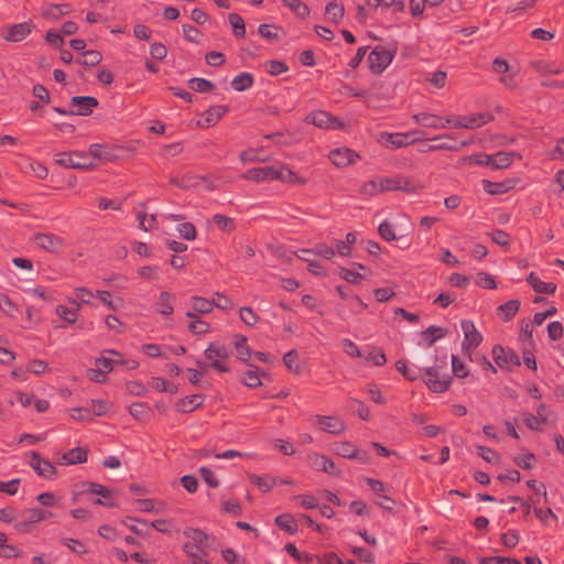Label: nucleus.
<instances>
[{
    "label": "nucleus",
    "instance_id": "1",
    "mask_svg": "<svg viewBox=\"0 0 564 564\" xmlns=\"http://www.w3.org/2000/svg\"><path fill=\"white\" fill-rule=\"evenodd\" d=\"M99 105L96 97L93 96H74L70 98V109H64L62 107H54L53 110L59 115L65 116H89L94 109Z\"/></svg>",
    "mask_w": 564,
    "mask_h": 564
},
{
    "label": "nucleus",
    "instance_id": "2",
    "mask_svg": "<svg viewBox=\"0 0 564 564\" xmlns=\"http://www.w3.org/2000/svg\"><path fill=\"white\" fill-rule=\"evenodd\" d=\"M397 54V44L391 48L377 45L368 55L369 69L375 75H380L392 62Z\"/></svg>",
    "mask_w": 564,
    "mask_h": 564
},
{
    "label": "nucleus",
    "instance_id": "3",
    "mask_svg": "<svg viewBox=\"0 0 564 564\" xmlns=\"http://www.w3.org/2000/svg\"><path fill=\"white\" fill-rule=\"evenodd\" d=\"M55 163L66 169L83 171H89L96 166L93 162H87V154L80 151L57 153L55 155Z\"/></svg>",
    "mask_w": 564,
    "mask_h": 564
},
{
    "label": "nucleus",
    "instance_id": "4",
    "mask_svg": "<svg viewBox=\"0 0 564 564\" xmlns=\"http://www.w3.org/2000/svg\"><path fill=\"white\" fill-rule=\"evenodd\" d=\"M491 355L496 365L501 370L510 371L511 366H521L520 357L518 356V354L511 348L506 349L500 344L494 345Z\"/></svg>",
    "mask_w": 564,
    "mask_h": 564
},
{
    "label": "nucleus",
    "instance_id": "5",
    "mask_svg": "<svg viewBox=\"0 0 564 564\" xmlns=\"http://www.w3.org/2000/svg\"><path fill=\"white\" fill-rule=\"evenodd\" d=\"M31 241H33L42 250L57 254L65 247V240L52 232H35Z\"/></svg>",
    "mask_w": 564,
    "mask_h": 564
},
{
    "label": "nucleus",
    "instance_id": "6",
    "mask_svg": "<svg viewBox=\"0 0 564 564\" xmlns=\"http://www.w3.org/2000/svg\"><path fill=\"white\" fill-rule=\"evenodd\" d=\"M465 339L463 341V351L473 361V351L481 344L482 335L476 329L471 321L464 319L460 323Z\"/></svg>",
    "mask_w": 564,
    "mask_h": 564
},
{
    "label": "nucleus",
    "instance_id": "7",
    "mask_svg": "<svg viewBox=\"0 0 564 564\" xmlns=\"http://www.w3.org/2000/svg\"><path fill=\"white\" fill-rule=\"evenodd\" d=\"M206 359L210 360V367L219 372H229V368L225 366L221 360L229 357V352L225 345L218 343H210L204 350Z\"/></svg>",
    "mask_w": 564,
    "mask_h": 564
},
{
    "label": "nucleus",
    "instance_id": "8",
    "mask_svg": "<svg viewBox=\"0 0 564 564\" xmlns=\"http://www.w3.org/2000/svg\"><path fill=\"white\" fill-rule=\"evenodd\" d=\"M45 514H51V512L40 508L26 509L22 513L24 519L14 524V530L19 533H30L35 523L45 520Z\"/></svg>",
    "mask_w": 564,
    "mask_h": 564
},
{
    "label": "nucleus",
    "instance_id": "9",
    "mask_svg": "<svg viewBox=\"0 0 564 564\" xmlns=\"http://www.w3.org/2000/svg\"><path fill=\"white\" fill-rule=\"evenodd\" d=\"M420 134L423 135V131H410L408 133H389V132H382L381 133V140L386 141V145L390 149H400L403 147H406L409 144H412L414 142L421 141L422 138H413L410 139L412 135Z\"/></svg>",
    "mask_w": 564,
    "mask_h": 564
},
{
    "label": "nucleus",
    "instance_id": "10",
    "mask_svg": "<svg viewBox=\"0 0 564 564\" xmlns=\"http://www.w3.org/2000/svg\"><path fill=\"white\" fill-rule=\"evenodd\" d=\"M306 122L312 123L318 128L323 129H341L344 128V123L339 121V119L329 112L324 110H316L310 112L306 118Z\"/></svg>",
    "mask_w": 564,
    "mask_h": 564
},
{
    "label": "nucleus",
    "instance_id": "11",
    "mask_svg": "<svg viewBox=\"0 0 564 564\" xmlns=\"http://www.w3.org/2000/svg\"><path fill=\"white\" fill-rule=\"evenodd\" d=\"M424 373L426 376V380H424L425 384L431 391L435 393H442L446 391L453 380L451 376H446L444 379H440V372L436 366L424 367Z\"/></svg>",
    "mask_w": 564,
    "mask_h": 564
},
{
    "label": "nucleus",
    "instance_id": "12",
    "mask_svg": "<svg viewBox=\"0 0 564 564\" xmlns=\"http://www.w3.org/2000/svg\"><path fill=\"white\" fill-rule=\"evenodd\" d=\"M430 140L432 143L427 145V150H421V152L438 150L459 151L468 144L467 141L457 142V140L451 134H442Z\"/></svg>",
    "mask_w": 564,
    "mask_h": 564
},
{
    "label": "nucleus",
    "instance_id": "13",
    "mask_svg": "<svg viewBox=\"0 0 564 564\" xmlns=\"http://www.w3.org/2000/svg\"><path fill=\"white\" fill-rule=\"evenodd\" d=\"M124 152L126 149L122 147H113L107 149L106 147L99 143H93L89 145L88 149L89 155L108 162H113L119 159H122Z\"/></svg>",
    "mask_w": 564,
    "mask_h": 564
},
{
    "label": "nucleus",
    "instance_id": "14",
    "mask_svg": "<svg viewBox=\"0 0 564 564\" xmlns=\"http://www.w3.org/2000/svg\"><path fill=\"white\" fill-rule=\"evenodd\" d=\"M33 29L34 24L31 21L12 24L8 28V33L3 35V40L13 43L23 41L32 33Z\"/></svg>",
    "mask_w": 564,
    "mask_h": 564
},
{
    "label": "nucleus",
    "instance_id": "15",
    "mask_svg": "<svg viewBox=\"0 0 564 564\" xmlns=\"http://www.w3.org/2000/svg\"><path fill=\"white\" fill-rule=\"evenodd\" d=\"M30 466L36 474L44 478H52L57 474V469L46 459H42L37 452H31Z\"/></svg>",
    "mask_w": 564,
    "mask_h": 564
},
{
    "label": "nucleus",
    "instance_id": "16",
    "mask_svg": "<svg viewBox=\"0 0 564 564\" xmlns=\"http://www.w3.org/2000/svg\"><path fill=\"white\" fill-rule=\"evenodd\" d=\"M329 159L336 166L345 167L355 163L356 159H359V155L348 148H341L330 151Z\"/></svg>",
    "mask_w": 564,
    "mask_h": 564
},
{
    "label": "nucleus",
    "instance_id": "17",
    "mask_svg": "<svg viewBox=\"0 0 564 564\" xmlns=\"http://www.w3.org/2000/svg\"><path fill=\"white\" fill-rule=\"evenodd\" d=\"M229 111V106H212L209 107L204 116V122L198 121L197 124L202 128L214 127L223 118L225 113Z\"/></svg>",
    "mask_w": 564,
    "mask_h": 564
},
{
    "label": "nucleus",
    "instance_id": "18",
    "mask_svg": "<svg viewBox=\"0 0 564 564\" xmlns=\"http://www.w3.org/2000/svg\"><path fill=\"white\" fill-rule=\"evenodd\" d=\"M317 424L323 431L332 434H340L346 430V424L338 417L317 415Z\"/></svg>",
    "mask_w": 564,
    "mask_h": 564
},
{
    "label": "nucleus",
    "instance_id": "19",
    "mask_svg": "<svg viewBox=\"0 0 564 564\" xmlns=\"http://www.w3.org/2000/svg\"><path fill=\"white\" fill-rule=\"evenodd\" d=\"M312 466L316 470L324 471V473L329 474L332 476H335V477H339L340 476V470L335 466L334 460L330 459L329 457L325 456V455L315 454L312 457Z\"/></svg>",
    "mask_w": 564,
    "mask_h": 564
},
{
    "label": "nucleus",
    "instance_id": "20",
    "mask_svg": "<svg viewBox=\"0 0 564 564\" xmlns=\"http://www.w3.org/2000/svg\"><path fill=\"white\" fill-rule=\"evenodd\" d=\"M521 159V154L517 152H506L499 151L495 154H491V169L502 170L507 169L513 162V159Z\"/></svg>",
    "mask_w": 564,
    "mask_h": 564
},
{
    "label": "nucleus",
    "instance_id": "21",
    "mask_svg": "<svg viewBox=\"0 0 564 564\" xmlns=\"http://www.w3.org/2000/svg\"><path fill=\"white\" fill-rule=\"evenodd\" d=\"M203 394H192L180 399L176 403V410L182 413H188L202 406Z\"/></svg>",
    "mask_w": 564,
    "mask_h": 564
},
{
    "label": "nucleus",
    "instance_id": "22",
    "mask_svg": "<svg viewBox=\"0 0 564 564\" xmlns=\"http://www.w3.org/2000/svg\"><path fill=\"white\" fill-rule=\"evenodd\" d=\"M525 280L535 293L554 294L556 291V285L554 283L541 281L534 272H530Z\"/></svg>",
    "mask_w": 564,
    "mask_h": 564
},
{
    "label": "nucleus",
    "instance_id": "23",
    "mask_svg": "<svg viewBox=\"0 0 564 564\" xmlns=\"http://www.w3.org/2000/svg\"><path fill=\"white\" fill-rule=\"evenodd\" d=\"M234 338L237 358L242 362L248 364L251 358V349L247 345V337L245 335L236 334Z\"/></svg>",
    "mask_w": 564,
    "mask_h": 564
},
{
    "label": "nucleus",
    "instance_id": "24",
    "mask_svg": "<svg viewBox=\"0 0 564 564\" xmlns=\"http://www.w3.org/2000/svg\"><path fill=\"white\" fill-rule=\"evenodd\" d=\"M484 189L490 195H499L509 192L513 188L514 182L512 180H506L503 182H490L488 180L482 181Z\"/></svg>",
    "mask_w": 564,
    "mask_h": 564
},
{
    "label": "nucleus",
    "instance_id": "25",
    "mask_svg": "<svg viewBox=\"0 0 564 564\" xmlns=\"http://www.w3.org/2000/svg\"><path fill=\"white\" fill-rule=\"evenodd\" d=\"M447 333V329H444L441 326H430L427 327L423 333V341L425 345V348H431L435 340L443 338Z\"/></svg>",
    "mask_w": 564,
    "mask_h": 564
},
{
    "label": "nucleus",
    "instance_id": "26",
    "mask_svg": "<svg viewBox=\"0 0 564 564\" xmlns=\"http://www.w3.org/2000/svg\"><path fill=\"white\" fill-rule=\"evenodd\" d=\"M409 349V355H410V358H411V362L414 365V366H417V367H421V366H424L427 361V354H426V349L425 348V345L420 343L417 346H414V345H410L408 347Z\"/></svg>",
    "mask_w": 564,
    "mask_h": 564
},
{
    "label": "nucleus",
    "instance_id": "27",
    "mask_svg": "<svg viewBox=\"0 0 564 564\" xmlns=\"http://www.w3.org/2000/svg\"><path fill=\"white\" fill-rule=\"evenodd\" d=\"M274 522L281 530H284L289 534H295L297 532V522L291 513L279 514Z\"/></svg>",
    "mask_w": 564,
    "mask_h": 564
},
{
    "label": "nucleus",
    "instance_id": "28",
    "mask_svg": "<svg viewBox=\"0 0 564 564\" xmlns=\"http://www.w3.org/2000/svg\"><path fill=\"white\" fill-rule=\"evenodd\" d=\"M250 482L258 487V489L262 492L270 491L274 485L278 482V478L271 477L269 475L258 476L254 474L249 475Z\"/></svg>",
    "mask_w": 564,
    "mask_h": 564
},
{
    "label": "nucleus",
    "instance_id": "29",
    "mask_svg": "<svg viewBox=\"0 0 564 564\" xmlns=\"http://www.w3.org/2000/svg\"><path fill=\"white\" fill-rule=\"evenodd\" d=\"M199 181H207L206 176H193V175H186L182 178H178L176 176H172L170 178V183L182 188V189H189L194 188L198 185Z\"/></svg>",
    "mask_w": 564,
    "mask_h": 564
},
{
    "label": "nucleus",
    "instance_id": "30",
    "mask_svg": "<svg viewBox=\"0 0 564 564\" xmlns=\"http://www.w3.org/2000/svg\"><path fill=\"white\" fill-rule=\"evenodd\" d=\"M295 172H293L290 169H280L276 170L273 166H264L263 167V181L264 180H280L283 182V180H291L290 176H294Z\"/></svg>",
    "mask_w": 564,
    "mask_h": 564
},
{
    "label": "nucleus",
    "instance_id": "31",
    "mask_svg": "<svg viewBox=\"0 0 564 564\" xmlns=\"http://www.w3.org/2000/svg\"><path fill=\"white\" fill-rule=\"evenodd\" d=\"M88 449L84 447H75L63 455L66 464L74 465L87 462Z\"/></svg>",
    "mask_w": 564,
    "mask_h": 564
},
{
    "label": "nucleus",
    "instance_id": "32",
    "mask_svg": "<svg viewBox=\"0 0 564 564\" xmlns=\"http://www.w3.org/2000/svg\"><path fill=\"white\" fill-rule=\"evenodd\" d=\"M416 123L427 128H438L443 124V118L433 113L420 112L413 116Z\"/></svg>",
    "mask_w": 564,
    "mask_h": 564
},
{
    "label": "nucleus",
    "instance_id": "33",
    "mask_svg": "<svg viewBox=\"0 0 564 564\" xmlns=\"http://www.w3.org/2000/svg\"><path fill=\"white\" fill-rule=\"evenodd\" d=\"M334 452L336 455L349 459L358 456V447L350 442L334 443Z\"/></svg>",
    "mask_w": 564,
    "mask_h": 564
},
{
    "label": "nucleus",
    "instance_id": "34",
    "mask_svg": "<svg viewBox=\"0 0 564 564\" xmlns=\"http://www.w3.org/2000/svg\"><path fill=\"white\" fill-rule=\"evenodd\" d=\"M325 13L330 15V20L334 23H339L345 15V8L343 3L336 0L329 1L325 7Z\"/></svg>",
    "mask_w": 564,
    "mask_h": 564
},
{
    "label": "nucleus",
    "instance_id": "35",
    "mask_svg": "<svg viewBox=\"0 0 564 564\" xmlns=\"http://www.w3.org/2000/svg\"><path fill=\"white\" fill-rule=\"evenodd\" d=\"M151 409L148 403L134 402L129 406V413L138 421L144 422L149 419Z\"/></svg>",
    "mask_w": 564,
    "mask_h": 564
},
{
    "label": "nucleus",
    "instance_id": "36",
    "mask_svg": "<svg viewBox=\"0 0 564 564\" xmlns=\"http://www.w3.org/2000/svg\"><path fill=\"white\" fill-rule=\"evenodd\" d=\"M253 85V76L250 73H240L231 80V86L236 91H243Z\"/></svg>",
    "mask_w": 564,
    "mask_h": 564
},
{
    "label": "nucleus",
    "instance_id": "37",
    "mask_svg": "<svg viewBox=\"0 0 564 564\" xmlns=\"http://www.w3.org/2000/svg\"><path fill=\"white\" fill-rule=\"evenodd\" d=\"M228 21L232 28V33L238 39H243L246 35V24L242 17L238 13H230Z\"/></svg>",
    "mask_w": 564,
    "mask_h": 564
},
{
    "label": "nucleus",
    "instance_id": "38",
    "mask_svg": "<svg viewBox=\"0 0 564 564\" xmlns=\"http://www.w3.org/2000/svg\"><path fill=\"white\" fill-rule=\"evenodd\" d=\"M398 181H400L398 191H402L405 193H417L422 191L424 187L422 183L416 182L408 176L398 175Z\"/></svg>",
    "mask_w": 564,
    "mask_h": 564
},
{
    "label": "nucleus",
    "instance_id": "39",
    "mask_svg": "<svg viewBox=\"0 0 564 564\" xmlns=\"http://www.w3.org/2000/svg\"><path fill=\"white\" fill-rule=\"evenodd\" d=\"M252 368L245 372L242 383L248 388H258L262 384L260 380V368L251 366Z\"/></svg>",
    "mask_w": 564,
    "mask_h": 564
},
{
    "label": "nucleus",
    "instance_id": "40",
    "mask_svg": "<svg viewBox=\"0 0 564 564\" xmlns=\"http://www.w3.org/2000/svg\"><path fill=\"white\" fill-rule=\"evenodd\" d=\"M299 351L296 349H291L283 356V362L285 367L293 373L300 375L302 369L299 365Z\"/></svg>",
    "mask_w": 564,
    "mask_h": 564
},
{
    "label": "nucleus",
    "instance_id": "41",
    "mask_svg": "<svg viewBox=\"0 0 564 564\" xmlns=\"http://www.w3.org/2000/svg\"><path fill=\"white\" fill-rule=\"evenodd\" d=\"M520 304L519 300H510L501 304L498 311L503 314L502 319L509 322L519 311Z\"/></svg>",
    "mask_w": 564,
    "mask_h": 564
},
{
    "label": "nucleus",
    "instance_id": "42",
    "mask_svg": "<svg viewBox=\"0 0 564 564\" xmlns=\"http://www.w3.org/2000/svg\"><path fill=\"white\" fill-rule=\"evenodd\" d=\"M189 88L197 93H209L216 89L214 83L205 78H192L188 80Z\"/></svg>",
    "mask_w": 564,
    "mask_h": 564
},
{
    "label": "nucleus",
    "instance_id": "43",
    "mask_svg": "<svg viewBox=\"0 0 564 564\" xmlns=\"http://www.w3.org/2000/svg\"><path fill=\"white\" fill-rule=\"evenodd\" d=\"M191 301L193 311L198 314H208L213 311V302L203 296H193Z\"/></svg>",
    "mask_w": 564,
    "mask_h": 564
},
{
    "label": "nucleus",
    "instance_id": "44",
    "mask_svg": "<svg viewBox=\"0 0 564 564\" xmlns=\"http://www.w3.org/2000/svg\"><path fill=\"white\" fill-rule=\"evenodd\" d=\"M301 253H315L321 256L327 260H330L335 257V250L327 246L326 243H317L313 250L311 249H301Z\"/></svg>",
    "mask_w": 564,
    "mask_h": 564
},
{
    "label": "nucleus",
    "instance_id": "45",
    "mask_svg": "<svg viewBox=\"0 0 564 564\" xmlns=\"http://www.w3.org/2000/svg\"><path fill=\"white\" fill-rule=\"evenodd\" d=\"M213 220L218 226V228L224 232L230 234L236 228L235 220L228 216L216 214L213 217Z\"/></svg>",
    "mask_w": 564,
    "mask_h": 564
},
{
    "label": "nucleus",
    "instance_id": "46",
    "mask_svg": "<svg viewBox=\"0 0 564 564\" xmlns=\"http://www.w3.org/2000/svg\"><path fill=\"white\" fill-rule=\"evenodd\" d=\"M282 2L300 18H306L310 14L308 7L301 0H282Z\"/></svg>",
    "mask_w": 564,
    "mask_h": 564
},
{
    "label": "nucleus",
    "instance_id": "47",
    "mask_svg": "<svg viewBox=\"0 0 564 564\" xmlns=\"http://www.w3.org/2000/svg\"><path fill=\"white\" fill-rule=\"evenodd\" d=\"M72 8L67 3L52 4L48 10L43 12V17L53 18L58 20L61 17L66 15L70 12Z\"/></svg>",
    "mask_w": 564,
    "mask_h": 564
},
{
    "label": "nucleus",
    "instance_id": "48",
    "mask_svg": "<svg viewBox=\"0 0 564 564\" xmlns=\"http://www.w3.org/2000/svg\"><path fill=\"white\" fill-rule=\"evenodd\" d=\"M339 275L346 282L355 285H359L366 279L364 274L346 269L344 267L339 268Z\"/></svg>",
    "mask_w": 564,
    "mask_h": 564
},
{
    "label": "nucleus",
    "instance_id": "49",
    "mask_svg": "<svg viewBox=\"0 0 564 564\" xmlns=\"http://www.w3.org/2000/svg\"><path fill=\"white\" fill-rule=\"evenodd\" d=\"M172 294L167 291H162L160 293V308L159 312L163 315H172L174 310L171 304Z\"/></svg>",
    "mask_w": 564,
    "mask_h": 564
},
{
    "label": "nucleus",
    "instance_id": "50",
    "mask_svg": "<svg viewBox=\"0 0 564 564\" xmlns=\"http://www.w3.org/2000/svg\"><path fill=\"white\" fill-rule=\"evenodd\" d=\"M530 65L532 68H534L541 75H545V74L558 75L562 73L561 68L553 67L551 64H549L544 61H535V62H532Z\"/></svg>",
    "mask_w": 564,
    "mask_h": 564
},
{
    "label": "nucleus",
    "instance_id": "51",
    "mask_svg": "<svg viewBox=\"0 0 564 564\" xmlns=\"http://www.w3.org/2000/svg\"><path fill=\"white\" fill-rule=\"evenodd\" d=\"M349 403L350 409L355 410L361 420H370V410L362 401L358 399H350Z\"/></svg>",
    "mask_w": 564,
    "mask_h": 564
},
{
    "label": "nucleus",
    "instance_id": "52",
    "mask_svg": "<svg viewBox=\"0 0 564 564\" xmlns=\"http://www.w3.org/2000/svg\"><path fill=\"white\" fill-rule=\"evenodd\" d=\"M476 449H477V454L486 462L491 463V464L500 463V457L494 449L486 447V446H481V445H478L476 447Z\"/></svg>",
    "mask_w": 564,
    "mask_h": 564
},
{
    "label": "nucleus",
    "instance_id": "53",
    "mask_svg": "<svg viewBox=\"0 0 564 564\" xmlns=\"http://www.w3.org/2000/svg\"><path fill=\"white\" fill-rule=\"evenodd\" d=\"M532 333H533L532 323L530 321H522L521 322L519 339L520 340H523V339L528 340L529 346L534 348L535 344H534V340H533V337H532Z\"/></svg>",
    "mask_w": 564,
    "mask_h": 564
},
{
    "label": "nucleus",
    "instance_id": "54",
    "mask_svg": "<svg viewBox=\"0 0 564 564\" xmlns=\"http://www.w3.org/2000/svg\"><path fill=\"white\" fill-rule=\"evenodd\" d=\"M395 368L409 381H415L420 378L419 372L410 369L404 360H398Z\"/></svg>",
    "mask_w": 564,
    "mask_h": 564
},
{
    "label": "nucleus",
    "instance_id": "55",
    "mask_svg": "<svg viewBox=\"0 0 564 564\" xmlns=\"http://www.w3.org/2000/svg\"><path fill=\"white\" fill-rule=\"evenodd\" d=\"M240 319L248 326H254L259 322V316L249 306L240 308Z\"/></svg>",
    "mask_w": 564,
    "mask_h": 564
},
{
    "label": "nucleus",
    "instance_id": "56",
    "mask_svg": "<svg viewBox=\"0 0 564 564\" xmlns=\"http://www.w3.org/2000/svg\"><path fill=\"white\" fill-rule=\"evenodd\" d=\"M455 128H466V129H475L481 127V122L478 121V118H475L474 115L468 117H458L454 123Z\"/></svg>",
    "mask_w": 564,
    "mask_h": 564
},
{
    "label": "nucleus",
    "instance_id": "57",
    "mask_svg": "<svg viewBox=\"0 0 564 564\" xmlns=\"http://www.w3.org/2000/svg\"><path fill=\"white\" fill-rule=\"evenodd\" d=\"M124 361L115 360L110 357H99L95 359V366L98 368H102L107 373L113 370L116 365H123Z\"/></svg>",
    "mask_w": 564,
    "mask_h": 564
},
{
    "label": "nucleus",
    "instance_id": "58",
    "mask_svg": "<svg viewBox=\"0 0 564 564\" xmlns=\"http://www.w3.org/2000/svg\"><path fill=\"white\" fill-rule=\"evenodd\" d=\"M83 55H84V61L80 63L85 66H90V67L97 66L102 59L101 53L96 50L86 51V52H84Z\"/></svg>",
    "mask_w": 564,
    "mask_h": 564
},
{
    "label": "nucleus",
    "instance_id": "59",
    "mask_svg": "<svg viewBox=\"0 0 564 564\" xmlns=\"http://www.w3.org/2000/svg\"><path fill=\"white\" fill-rule=\"evenodd\" d=\"M184 535L192 539L199 546L208 539V535L203 530L194 528L185 529Z\"/></svg>",
    "mask_w": 564,
    "mask_h": 564
},
{
    "label": "nucleus",
    "instance_id": "60",
    "mask_svg": "<svg viewBox=\"0 0 564 564\" xmlns=\"http://www.w3.org/2000/svg\"><path fill=\"white\" fill-rule=\"evenodd\" d=\"M212 302H213V307L216 306L223 311H228L232 307L231 300L227 295H225L220 292H216L214 294Z\"/></svg>",
    "mask_w": 564,
    "mask_h": 564
},
{
    "label": "nucleus",
    "instance_id": "61",
    "mask_svg": "<svg viewBox=\"0 0 564 564\" xmlns=\"http://www.w3.org/2000/svg\"><path fill=\"white\" fill-rule=\"evenodd\" d=\"M55 312L58 315V317H61L68 324H74L76 322L77 315L72 308H68L64 305H57Z\"/></svg>",
    "mask_w": 564,
    "mask_h": 564
},
{
    "label": "nucleus",
    "instance_id": "62",
    "mask_svg": "<svg viewBox=\"0 0 564 564\" xmlns=\"http://www.w3.org/2000/svg\"><path fill=\"white\" fill-rule=\"evenodd\" d=\"M199 474L209 487L217 488L219 486V480L210 468L203 466L199 468Z\"/></svg>",
    "mask_w": 564,
    "mask_h": 564
},
{
    "label": "nucleus",
    "instance_id": "63",
    "mask_svg": "<svg viewBox=\"0 0 564 564\" xmlns=\"http://www.w3.org/2000/svg\"><path fill=\"white\" fill-rule=\"evenodd\" d=\"M205 61L208 65L218 67L225 63L226 56L221 52L210 51L206 53Z\"/></svg>",
    "mask_w": 564,
    "mask_h": 564
},
{
    "label": "nucleus",
    "instance_id": "64",
    "mask_svg": "<svg viewBox=\"0 0 564 564\" xmlns=\"http://www.w3.org/2000/svg\"><path fill=\"white\" fill-rule=\"evenodd\" d=\"M178 232L182 236V238L186 240H194L197 237V231L195 226L192 223H183L178 227Z\"/></svg>",
    "mask_w": 564,
    "mask_h": 564
}]
</instances>
